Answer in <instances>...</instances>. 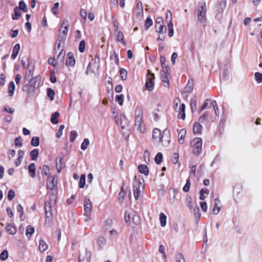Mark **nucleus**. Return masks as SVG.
I'll list each match as a JSON object with an SVG mask.
<instances>
[{
  "label": "nucleus",
  "mask_w": 262,
  "mask_h": 262,
  "mask_svg": "<svg viewBox=\"0 0 262 262\" xmlns=\"http://www.w3.org/2000/svg\"><path fill=\"white\" fill-rule=\"evenodd\" d=\"M58 178L56 176H54L53 178L50 177V179H48L47 187L48 189H50L52 191L49 193L50 200L45 202V209L46 213V222L50 224L53 220L52 207L54 206L56 203L57 199V184Z\"/></svg>",
  "instance_id": "obj_1"
},
{
  "label": "nucleus",
  "mask_w": 262,
  "mask_h": 262,
  "mask_svg": "<svg viewBox=\"0 0 262 262\" xmlns=\"http://www.w3.org/2000/svg\"><path fill=\"white\" fill-rule=\"evenodd\" d=\"M206 8L205 2L199 3L197 11V16L198 20L200 23H204L206 20Z\"/></svg>",
  "instance_id": "obj_2"
},
{
  "label": "nucleus",
  "mask_w": 262,
  "mask_h": 262,
  "mask_svg": "<svg viewBox=\"0 0 262 262\" xmlns=\"http://www.w3.org/2000/svg\"><path fill=\"white\" fill-rule=\"evenodd\" d=\"M191 145L193 148V152L199 155L202 151V140L201 138H195L191 141Z\"/></svg>",
  "instance_id": "obj_3"
},
{
  "label": "nucleus",
  "mask_w": 262,
  "mask_h": 262,
  "mask_svg": "<svg viewBox=\"0 0 262 262\" xmlns=\"http://www.w3.org/2000/svg\"><path fill=\"white\" fill-rule=\"evenodd\" d=\"M155 79V76L154 74H151L150 72H148V74L147 76V81L145 83V86L147 89L151 91L153 90L154 86V83L153 82L154 79Z\"/></svg>",
  "instance_id": "obj_4"
},
{
  "label": "nucleus",
  "mask_w": 262,
  "mask_h": 262,
  "mask_svg": "<svg viewBox=\"0 0 262 262\" xmlns=\"http://www.w3.org/2000/svg\"><path fill=\"white\" fill-rule=\"evenodd\" d=\"M69 23L68 20H63L59 30V34L67 37L69 28Z\"/></svg>",
  "instance_id": "obj_5"
},
{
  "label": "nucleus",
  "mask_w": 262,
  "mask_h": 262,
  "mask_svg": "<svg viewBox=\"0 0 262 262\" xmlns=\"http://www.w3.org/2000/svg\"><path fill=\"white\" fill-rule=\"evenodd\" d=\"M162 137V141H161V143H162L164 146H167L169 144L170 141L169 130L167 129H164L163 132Z\"/></svg>",
  "instance_id": "obj_6"
},
{
  "label": "nucleus",
  "mask_w": 262,
  "mask_h": 262,
  "mask_svg": "<svg viewBox=\"0 0 262 262\" xmlns=\"http://www.w3.org/2000/svg\"><path fill=\"white\" fill-rule=\"evenodd\" d=\"M162 134H161V130L157 128H155L153 129L152 131V138L155 143H161V141H162Z\"/></svg>",
  "instance_id": "obj_7"
},
{
  "label": "nucleus",
  "mask_w": 262,
  "mask_h": 262,
  "mask_svg": "<svg viewBox=\"0 0 262 262\" xmlns=\"http://www.w3.org/2000/svg\"><path fill=\"white\" fill-rule=\"evenodd\" d=\"M84 215L89 217L92 210V205L89 199L86 198L84 203Z\"/></svg>",
  "instance_id": "obj_8"
},
{
  "label": "nucleus",
  "mask_w": 262,
  "mask_h": 262,
  "mask_svg": "<svg viewBox=\"0 0 262 262\" xmlns=\"http://www.w3.org/2000/svg\"><path fill=\"white\" fill-rule=\"evenodd\" d=\"M135 126L142 133L145 132L146 128L143 122L142 117H135Z\"/></svg>",
  "instance_id": "obj_9"
},
{
  "label": "nucleus",
  "mask_w": 262,
  "mask_h": 262,
  "mask_svg": "<svg viewBox=\"0 0 262 262\" xmlns=\"http://www.w3.org/2000/svg\"><path fill=\"white\" fill-rule=\"evenodd\" d=\"M29 83L31 84L32 87L35 90L38 88L40 83V77L39 76H36L35 77H32L28 79Z\"/></svg>",
  "instance_id": "obj_10"
},
{
  "label": "nucleus",
  "mask_w": 262,
  "mask_h": 262,
  "mask_svg": "<svg viewBox=\"0 0 262 262\" xmlns=\"http://www.w3.org/2000/svg\"><path fill=\"white\" fill-rule=\"evenodd\" d=\"M75 64V60L74 54L72 52H69L67 54L66 64L67 66H74Z\"/></svg>",
  "instance_id": "obj_11"
},
{
  "label": "nucleus",
  "mask_w": 262,
  "mask_h": 262,
  "mask_svg": "<svg viewBox=\"0 0 262 262\" xmlns=\"http://www.w3.org/2000/svg\"><path fill=\"white\" fill-rule=\"evenodd\" d=\"M22 90L24 92H27L29 95H32L35 92L34 89L29 82L23 85Z\"/></svg>",
  "instance_id": "obj_12"
},
{
  "label": "nucleus",
  "mask_w": 262,
  "mask_h": 262,
  "mask_svg": "<svg viewBox=\"0 0 262 262\" xmlns=\"http://www.w3.org/2000/svg\"><path fill=\"white\" fill-rule=\"evenodd\" d=\"M160 74H161V79H162V81L164 86L165 87L168 86L169 85V80L167 77V73H166V71L164 70H162L160 72Z\"/></svg>",
  "instance_id": "obj_13"
},
{
  "label": "nucleus",
  "mask_w": 262,
  "mask_h": 262,
  "mask_svg": "<svg viewBox=\"0 0 262 262\" xmlns=\"http://www.w3.org/2000/svg\"><path fill=\"white\" fill-rule=\"evenodd\" d=\"M220 204H221L220 200L218 198H216L215 199L214 206L213 209L212 210V213L216 215L220 211V210H221V208L220 206Z\"/></svg>",
  "instance_id": "obj_14"
},
{
  "label": "nucleus",
  "mask_w": 262,
  "mask_h": 262,
  "mask_svg": "<svg viewBox=\"0 0 262 262\" xmlns=\"http://www.w3.org/2000/svg\"><path fill=\"white\" fill-rule=\"evenodd\" d=\"M186 134V130L184 128L181 129L178 134V141L180 144L184 142V138Z\"/></svg>",
  "instance_id": "obj_15"
},
{
  "label": "nucleus",
  "mask_w": 262,
  "mask_h": 262,
  "mask_svg": "<svg viewBox=\"0 0 262 262\" xmlns=\"http://www.w3.org/2000/svg\"><path fill=\"white\" fill-rule=\"evenodd\" d=\"M18 158L15 162L16 166H18L20 165L23 158L24 155V152L22 150H19L17 152Z\"/></svg>",
  "instance_id": "obj_16"
},
{
  "label": "nucleus",
  "mask_w": 262,
  "mask_h": 262,
  "mask_svg": "<svg viewBox=\"0 0 262 262\" xmlns=\"http://www.w3.org/2000/svg\"><path fill=\"white\" fill-rule=\"evenodd\" d=\"M193 82L192 79L188 80V82L184 89V92L186 93H191L193 89Z\"/></svg>",
  "instance_id": "obj_17"
},
{
  "label": "nucleus",
  "mask_w": 262,
  "mask_h": 262,
  "mask_svg": "<svg viewBox=\"0 0 262 262\" xmlns=\"http://www.w3.org/2000/svg\"><path fill=\"white\" fill-rule=\"evenodd\" d=\"M138 186L137 185H135L134 184L133 185V193L135 196V198L136 200H138L139 199V196L140 193V185H141V183H138Z\"/></svg>",
  "instance_id": "obj_18"
},
{
  "label": "nucleus",
  "mask_w": 262,
  "mask_h": 262,
  "mask_svg": "<svg viewBox=\"0 0 262 262\" xmlns=\"http://www.w3.org/2000/svg\"><path fill=\"white\" fill-rule=\"evenodd\" d=\"M120 125L122 129H125L126 126H128V121L125 116L121 115L120 116Z\"/></svg>",
  "instance_id": "obj_19"
},
{
  "label": "nucleus",
  "mask_w": 262,
  "mask_h": 262,
  "mask_svg": "<svg viewBox=\"0 0 262 262\" xmlns=\"http://www.w3.org/2000/svg\"><path fill=\"white\" fill-rule=\"evenodd\" d=\"M202 126L199 123H195L193 126V132L194 134L200 135L202 133Z\"/></svg>",
  "instance_id": "obj_20"
},
{
  "label": "nucleus",
  "mask_w": 262,
  "mask_h": 262,
  "mask_svg": "<svg viewBox=\"0 0 262 262\" xmlns=\"http://www.w3.org/2000/svg\"><path fill=\"white\" fill-rule=\"evenodd\" d=\"M20 48V47L19 43H17L14 46L13 49V52L11 56L12 59H14L16 58L17 55H18L19 52Z\"/></svg>",
  "instance_id": "obj_21"
},
{
  "label": "nucleus",
  "mask_w": 262,
  "mask_h": 262,
  "mask_svg": "<svg viewBox=\"0 0 262 262\" xmlns=\"http://www.w3.org/2000/svg\"><path fill=\"white\" fill-rule=\"evenodd\" d=\"M48 248L47 243L42 239L39 241V249L41 252L45 251Z\"/></svg>",
  "instance_id": "obj_22"
},
{
  "label": "nucleus",
  "mask_w": 262,
  "mask_h": 262,
  "mask_svg": "<svg viewBox=\"0 0 262 262\" xmlns=\"http://www.w3.org/2000/svg\"><path fill=\"white\" fill-rule=\"evenodd\" d=\"M138 169L140 173L147 176L149 173L148 167L146 165H140L138 166Z\"/></svg>",
  "instance_id": "obj_23"
},
{
  "label": "nucleus",
  "mask_w": 262,
  "mask_h": 262,
  "mask_svg": "<svg viewBox=\"0 0 262 262\" xmlns=\"http://www.w3.org/2000/svg\"><path fill=\"white\" fill-rule=\"evenodd\" d=\"M28 169L29 173H30V176L32 178H34L36 177V173H35V165L34 163H31Z\"/></svg>",
  "instance_id": "obj_24"
},
{
  "label": "nucleus",
  "mask_w": 262,
  "mask_h": 262,
  "mask_svg": "<svg viewBox=\"0 0 262 262\" xmlns=\"http://www.w3.org/2000/svg\"><path fill=\"white\" fill-rule=\"evenodd\" d=\"M166 28L164 25H156V31L159 34H165L166 32Z\"/></svg>",
  "instance_id": "obj_25"
},
{
  "label": "nucleus",
  "mask_w": 262,
  "mask_h": 262,
  "mask_svg": "<svg viewBox=\"0 0 262 262\" xmlns=\"http://www.w3.org/2000/svg\"><path fill=\"white\" fill-rule=\"evenodd\" d=\"M15 84L13 81H11L8 84V93L9 96H12L14 94Z\"/></svg>",
  "instance_id": "obj_26"
},
{
  "label": "nucleus",
  "mask_w": 262,
  "mask_h": 262,
  "mask_svg": "<svg viewBox=\"0 0 262 262\" xmlns=\"http://www.w3.org/2000/svg\"><path fill=\"white\" fill-rule=\"evenodd\" d=\"M66 52L63 49H62L59 52L57 58V61L60 63H63V60L65 56Z\"/></svg>",
  "instance_id": "obj_27"
},
{
  "label": "nucleus",
  "mask_w": 262,
  "mask_h": 262,
  "mask_svg": "<svg viewBox=\"0 0 262 262\" xmlns=\"http://www.w3.org/2000/svg\"><path fill=\"white\" fill-rule=\"evenodd\" d=\"M16 8H18L19 10H22L24 12L28 11V8L24 1L21 0L19 3V5Z\"/></svg>",
  "instance_id": "obj_28"
},
{
  "label": "nucleus",
  "mask_w": 262,
  "mask_h": 262,
  "mask_svg": "<svg viewBox=\"0 0 262 262\" xmlns=\"http://www.w3.org/2000/svg\"><path fill=\"white\" fill-rule=\"evenodd\" d=\"M35 231L34 228L31 225H29L27 227L26 231V235L28 237H30Z\"/></svg>",
  "instance_id": "obj_29"
},
{
  "label": "nucleus",
  "mask_w": 262,
  "mask_h": 262,
  "mask_svg": "<svg viewBox=\"0 0 262 262\" xmlns=\"http://www.w3.org/2000/svg\"><path fill=\"white\" fill-rule=\"evenodd\" d=\"M21 16L20 10L15 7L14 9V14L12 15V19L14 20L18 19Z\"/></svg>",
  "instance_id": "obj_30"
},
{
  "label": "nucleus",
  "mask_w": 262,
  "mask_h": 262,
  "mask_svg": "<svg viewBox=\"0 0 262 262\" xmlns=\"http://www.w3.org/2000/svg\"><path fill=\"white\" fill-rule=\"evenodd\" d=\"M59 116V114L58 112H56L53 113L51 115V122L54 124H57L58 123L57 117Z\"/></svg>",
  "instance_id": "obj_31"
},
{
  "label": "nucleus",
  "mask_w": 262,
  "mask_h": 262,
  "mask_svg": "<svg viewBox=\"0 0 262 262\" xmlns=\"http://www.w3.org/2000/svg\"><path fill=\"white\" fill-rule=\"evenodd\" d=\"M6 229L8 232L10 233L11 234H14L16 232V229L14 226H13L12 224H9L7 226Z\"/></svg>",
  "instance_id": "obj_32"
},
{
  "label": "nucleus",
  "mask_w": 262,
  "mask_h": 262,
  "mask_svg": "<svg viewBox=\"0 0 262 262\" xmlns=\"http://www.w3.org/2000/svg\"><path fill=\"white\" fill-rule=\"evenodd\" d=\"M143 115V110L141 106H138L136 107L135 116V117H142Z\"/></svg>",
  "instance_id": "obj_33"
},
{
  "label": "nucleus",
  "mask_w": 262,
  "mask_h": 262,
  "mask_svg": "<svg viewBox=\"0 0 262 262\" xmlns=\"http://www.w3.org/2000/svg\"><path fill=\"white\" fill-rule=\"evenodd\" d=\"M160 224L162 227H164L166 224V216L164 213L160 214Z\"/></svg>",
  "instance_id": "obj_34"
},
{
  "label": "nucleus",
  "mask_w": 262,
  "mask_h": 262,
  "mask_svg": "<svg viewBox=\"0 0 262 262\" xmlns=\"http://www.w3.org/2000/svg\"><path fill=\"white\" fill-rule=\"evenodd\" d=\"M38 150L37 149H34L30 152V157L32 160H36L38 157Z\"/></svg>",
  "instance_id": "obj_35"
},
{
  "label": "nucleus",
  "mask_w": 262,
  "mask_h": 262,
  "mask_svg": "<svg viewBox=\"0 0 262 262\" xmlns=\"http://www.w3.org/2000/svg\"><path fill=\"white\" fill-rule=\"evenodd\" d=\"M152 20L151 18L148 16L145 21L144 24V28L145 30H148L150 27H151L152 25Z\"/></svg>",
  "instance_id": "obj_36"
},
{
  "label": "nucleus",
  "mask_w": 262,
  "mask_h": 262,
  "mask_svg": "<svg viewBox=\"0 0 262 262\" xmlns=\"http://www.w3.org/2000/svg\"><path fill=\"white\" fill-rule=\"evenodd\" d=\"M31 144L32 146L36 147L38 146L39 144V138L38 137H34L32 138L31 141Z\"/></svg>",
  "instance_id": "obj_37"
},
{
  "label": "nucleus",
  "mask_w": 262,
  "mask_h": 262,
  "mask_svg": "<svg viewBox=\"0 0 262 262\" xmlns=\"http://www.w3.org/2000/svg\"><path fill=\"white\" fill-rule=\"evenodd\" d=\"M21 63L24 68L28 69L29 67L28 57L26 56L23 57L21 59Z\"/></svg>",
  "instance_id": "obj_38"
},
{
  "label": "nucleus",
  "mask_w": 262,
  "mask_h": 262,
  "mask_svg": "<svg viewBox=\"0 0 262 262\" xmlns=\"http://www.w3.org/2000/svg\"><path fill=\"white\" fill-rule=\"evenodd\" d=\"M124 96L123 94L117 95L116 96V101L119 105H122L124 101Z\"/></svg>",
  "instance_id": "obj_39"
},
{
  "label": "nucleus",
  "mask_w": 262,
  "mask_h": 262,
  "mask_svg": "<svg viewBox=\"0 0 262 262\" xmlns=\"http://www.w3.org/2000/svg\"><path fill=\"white\" fill-rule=\"evenodd\" d=\"M120 74L121 77V79L123 80H125L127 77V72L124 69H121L120 70Z\"/></svg>",
  "instance_id": "obj_40"
},
{
  "label": "nucleus",
  "mask_w": 262,
  "mask_h": 262,
  "mask_svg": "<svg viewBox=\"0 0 262 262\" xmlns=\"http://www.w3.org/2000/svg\"><path fill=\"white\" fill-rule=\"evenodd\" d=\"M47 95L51 100H54L55 92L51 88H48L47 90Z\"/></svg>",
  "instance_id": "obj_41"
},
{
  "label": "nucleus",
  "mask_w": 262,
  "mask_h": 262,
  "mask_svg": "<svg viewBox=\"0 0 262 262\" xmlns=\"http://www.w3.org/2000/svg\"><path fill=\"white\" fill-rule=\"evenodd\" d=\"M197 101L195 99H191L190 101L191 110L192 112H194L196 109Z\"/></svg>",
  "instance_id": "obj_42"
},
{
  "label": "nucleus",
  "mask_w": 262,
  "mask_h": 262,
  "mask_svg": "<svg viewBox=\"0 0 262 262\" xmlns=\"http://www.w3.org/2000/svg\"><path fill=\"white\" fill-rule=\"evenodd\" d=\"M163 156L161 152H158L155 158V161L157 164H160L162 162Z\"/></svg>",
  "instance_id": "obj_43"
},
{
  "label": "nucleus",
  "mask_w": 262,
  "mask_h": 262,
  "mask_svg": "<svg viewBox=\"0 0 262 262\" xmlns=\"http://www.w3.org/2000/svg\"><path fill=\"white\" fill-rule=\"evenodd\" d=\"M89 144V140L88 138H85L81 145V149L83 150H85L88 148Z\"/></svg>",
  "instance_id": "obj_44"
},
{
  "label": "nucleus",
  "mask_w": 262,
  "mask_h": 262,
  "mask_svg": "<svg viewBox=\"0 0 262 262\" xmlns=\"http://www.w3.org/2000/svg\"><path fill=\"white\" fill-rule=\"evenodd\" d=\"M117 39L124 46L125 45V42L124 40V36H123V34L122 32L119 31L118 33Z\"/></svg>",
  "instance_id": "obj_45"
},
{
  "label": "nucleus",
  "mask_w": 262,
  "mask_h": 262,
  "mask_svg": "<svg viewBox=\"0 0 262 262\" xmlns=\"http://www.w3.org/2000/svg\"><path fill=\"white\" fill-rule=\"evenodd\" d=\"M85 184V176L84 174L81 175L79 180V187L81 188L84 187Z\"/></svg>",
  "instance_id": "obj_46"
},
{
  "label": "nucleus",
  "mask_w": 262,
  "mask_h": 262,
  "mask_svg": "<svg viewBox=\"0 0 262 262\" xmlns=\"http://www.w3.org/2000/svg\"><path fill=\"white\" fill-rule=\"evenodd\" d=\"M8 257V252L7 250H3L0 254V259L2 260H5Z\"/></svg>",
  "instance_id": "obj_47"
},
{
  "label": "nucleus",
  "mask_w": 262,
  "mask_h": 262,
  "mask_svg": "<svg viewBox=\"0 0 262 262\" xmlns=\"http://www.w3.org/2000/svg\"><path fill=\"white\" fill-rule=\"evenodd\" d=\"M176 262H185V259L183 254L181 253H179L177 254L176 257Z\"/></svg>",
  "instance_id": "obj_48"
},
{
  "label": "nucleus",
  "mask_w": 262,
  "mask_h": 262,
  "mask_svg": "<svg viewBox=\"0 0 262 262\" xmlns=\"http://www.w3.org/2000/svg\"><path fill=\"white\" fill-rule=\"evenodd\" d=\"M42 170H43V173L45 174V175H46V176L48 177V179H50V174L49 173L50 169H49V166L47 165H43V167H42Z\"/></svg>",
  "instance_id": "obj_49"
},
{
  "label": "nucleus",
  "mask_w": 262,
  "mask_h": 262,
  "mask_svg": "<svg viewBox=\"0 0 262 262\" xmlns=\"http://www.w3.org/2000/svg\"><path fill=\"white\" fill-rule=\"evenodd\" d=\"M256 81L258 83L262 82V74L259 72H256L254 74Z\"/></svg>",
  "instance_id": "obj_50"
},
{
  "label": "nucleus",
  "mask_w": 262,
  "mask_h": 262,
  "mask_svg": "<svg viewBox=\"0 0 262 262\" xmlns=\"http://www.w3.org/2000/svg\"><path fill=\"white\" fill-rule=\"evenodd\" d=\"M85 42L84 40H82L80 41L79 46V51L80 53L84 52L85 50Z\"/></svg>",
  "instance_id": "obj_51"
},
{
  "label": "nucleus",
  "mask_w": 262,
  "mask_h": 262,
  "mask_svg": "<svg viewBox=\"0 0 262 262\" xmlns=\"http://www.w3.org/2000/svg\"><path fill=\"white\" fill-rule=\"evenodd\" d=\"M210 99H206L204 102L203 103V105L201 106L200 108V112L205 110L207 108L208 106L209 102L210 101Z\"/></svg>",
  "instance_id": "obj_52"
},
{
  "label": "nucleus",
  "mask_w": 262,
  "mask_h": 262,
  "mask_svg": "<svg viewBox=\"0 0 262 262\" xmlns=\"http://www.w3.org/2000/svg\"><path fill=\"white\" fill-rule=\"evenodd\" d=\"M77 136V134L76 131L72 130L70 133V141L72 142H73L75 139L76 138Z\"/></svg>",
  "instance_id": "obj_53"
},
{
  "label": "nucleus",
  "mask_w": 262,
  "mask_h": 262,
  "mask_svg": "<svg viewBox=\"0 0 262 262\" xmlns=\"http://www.w3.org/2000/svg\"><path fill=\"white\" fill-rule=\"evenodd\" d=\"M190 180L188 179L186 181V183L185 186L183 188V190L186 192H188V191H189V190L190 189Z\"/></svg>",
  "instance_id": "obj_54"
},
{
  "label": "nucleus",
  "mask_w": 262,
  "mask_h": 262,
  "mask_svg": "<svg viewBox=\"0 0 262 262\" xmlns=\"http://www.w3.org/2000/svg\"><path fill=\"white\" fill-rule=\"evenodd\" d=\"M97 244L100 246H102H102H104L105 244V239L103 237H102V236L99 237L97 238Z\"/></svg>",
  "instance_id": "obj_55"
},
{
  "label": "nucleus",
  "mask_w": 262,
  "mask_h": 262,
  "mask_svg": "<svg viewBox=\"0 0 262 262\" xmlns=\"http://www.w3.org/2000/svg\"><path fill=\"white\" fill-rule=\"evenodd\" d=\"M64 128V126L63 125H60L58 129V131L56 134V137L57 138H60L62 134V130Z\"/></svg>",
  "instance_id": "obj_56"
},
{
  "label": "nucleus",
  "mask_w": 262,
  "mask_h": 262,
  "mask_svg": "<svg viewBox=\"0 0 262 262\" xmlns=\"http://www.w3.org/2000/svg\"><path fill=\"white\" fill-rule=\"evenodd\" d=\"M212 105H213V107L214 111H215V115L216 116H219V114H220L219 110V108H218V106H217V103H216V101L215 100H213L212 101Z\"/></svg>",
  "instance_id": "obj_57"
},
{
  "label": "nucleus",
  "mask_w": 262,
  "mask_h": 262,
  "mask_svg": "<svg viewBox=\"0 0 262 262\" xmlns=\"http://www.w3.org/2000/svg\"><path fill=\"white\" fill-rule=\"evenodd\" d=\"M15 196V192L13 190L10 189L8 192V199L9 201H11Z\"/></svg>",
  "instance_id": "obj_58"
},
{
  "label": "nucleus",
  "mask_w": 262,
  "mask_h": 262,
  "mask_svg": "<svg viewBox=\"0 0 262 262\" xmlns=\"http://www.w3.org/2000/svg\"><path fill=\"white\" fill-rule=\"evenodd\" d=\"M66 38H67V37L58 34V36L57 39L56 41L58 42H60L61 43H64Z\"/></svg>",
  "instance_id": "obj_59"
},
{
  "label": "nucleus",
  "mask_w": 262,
  "mask_h": 262,
  "mask_svg": "<svg viewBox=\"0 0 262 262\" xmlns=\"http://www.w3.org/2000/svg\"><path fill=\"white\" fill-rule=\"evenodd\" d=\"M48 62L49 64H51L53 67H56L57 61L56 60L54 57H51L48 59Z\"/></svg>",
  "instance_id": "obj_60"
},
{
  "label": "nucleus",
  "mask_w": 262,
  "mask_h": 262,
  "mask_svg": "<svg viewBox=\"0 0 262 262\" xmlns=\"http://www.w3.org/2000/svg\"><path fill=\"white\" fill-rule=\"evenodd\" d=\"M208 113H204L202 116L199 118V121L202 123H204L208 118Z\"/></svg>",
  "instance_id": "obj_61"
},
{
  "label": "nucleus",
  "mask_w": 262,
  "mask_h": 262,
  "mask_svg": "<svg viewBox=\"0 0 262 262\" xmlns=\"http://www.w3.org/2000/svg\"><path fill=\"white\" fill-rule=\"evenodd\" d=\"M136 8L138 10V13H143V6L142 3L141 2H139L136 6Z\"/></svg>",
  "instance_id": "obj_62"
},
{
  "label": "nucleus",
  "mask_w": 262,
  "mask_h": 262,
  "mask_svg": "<svg viewBox=\"0 0 262 262\" xmlns=\"http://www.w3.org/2000/svg\"><path fill=\"white\" fill-rule=\"evenodd\" d=\"M179 159V154L177 153H174L173 154L172 157L171 158V161L173 164H176Z\"/></svg>",
  "instance_id": "obj_63"
},
{
  "label": "nucleus",
  "mask_w": 262,
  "mask_h": 262,
  "mask_svg": "<svg viewBox=\"0 0 262 262\" xmlns=\"http://www.w3.org/2000/svg\"><path fill=\"white\" fill-rule=\"evenodd\" d=\"M15 145L16 146L18 147H21L23 144L21 143V137H18L16 138L15 140Z\"/></svg>",
  "instance_id": "obj_64"
}]
</instances>
